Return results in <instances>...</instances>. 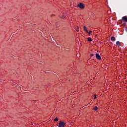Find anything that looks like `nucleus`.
I'll return each mask as SVG.
<instances>
[{"instance_id":"f257e3e1","label":"nucleus","mask_w":127,"mask_h":127,"mask_svg":"<svg viewBox=\"0 0 127 127\" xmlns=\"http://www.w3.org/2000/svg\"><path fill=\"white\" fill-rule=\"evenodd\" d=\"M66 125V123L63 121H61L59 124V127H65V125Z\"/></svg>"},{"instance_id":"f03ea898","label":"nucleus","mask_w":127,"mask_h":127,"mask_svg":"<svg viewBox=\"0 0 127 127\" xmlns=\"http://www.w3.org/2000/svg\"><path fill=\"white\" fill-rule=\"evenodd\" d=\"M77 6L79 7V8H81V9H83L84 7H85V5L83 4L82 2H79Z\"/></svg>"},{"instance_id":"7ed1b4c3","label":"nucleus","mask_w":127,"mask_h":127,"mask_svg":"<svg viewBox=\"0 0 127 127\" xmlns=\"http://www.w3.org/2000/svg\"><path fill=\"white\" fill-rule=\"evenodd\" d=\"M96 58H97V59H98V60H101V59H102V58H101V56L99 54H96Z\"/></svg>"},{"instance_id":"20e7f679","label":"nucleus","mask_w":127,"mask_h":127,"mask_svg":"<svg viewBox=\"0 0 127 127\" xmlns=\"http://www.w3.org/2000/svg\"><path fill=\"white\" fill-rule=\"evenodd\" d=\"M123 20H125V21H127V16H124L122 17Z\"/></svg>"},{"instance_id":"39448f33","label":"nucleus","mask_w":127,"mask_h":127,"mask_svg":"<svg viewBox=\"0 0 127 127\" xmlns=\"http://www.w3.org/2000/svg\"><path fill=\"white\" fill-rule=\"evenodd\" d=\"M111 39L112 41H116V38H115L114 36H112Z\"/></svg>"},{"instance_id":"423d86ee","label":"nucleus","mask_w":127,"mask_h":127,"mask_svg":"<svg viewBox=\"0 0 127 127\" xmlns=\"http://www.w3.org/2000/svg\"><path fill=\"white\" fill-rule=\"evenodd\" d=\"M84 30L86 32V33H88V30L87 29V27L86 26H84Z\"/></svg>"},{"instance_id":"0eeeda50","label":"nucleus","mask_w":127,"mask_h":127,"mask_svg":"<svg viewBox=\"0 0 127 127\" xmlns=\"http://www.w3.org/2000/svg\"><path fill=\"white\" fill-rule=\"evenodd\" d=\"M116 44L117 45H118V46H120V45H121V43L120 42V41H117L116 42Z\"/></svg>"},{"instance_id":"6e6552de","label":"nucleus","mask_w":127,"mask_h":127,"mask_svg":"<svg viewBox=\"0 0 127 127\" xmlns=\"http://www.w3.org/2000/svg\"><path fill=\"white\" fill-rule=\"evenodd\" d=\"M88 39V41H89V42H92L93 41V40L92 39V38L89 37V38H87Z\"/></svg>"},{"instance_id":"1a4fd4ad","label":"nucleus","mask_w":127,"mask_h":127,"mask_svg":"<svg viewBox=\"0 0 127 127\" xmlns=\"http://www.w3.org/2000/svg\"><path fill=\"white\" fill-rule=\"evenodd\" d=\"M93 110H94V111H97V110H98V107L95 106L94 107Z\"/></svg>"},{"instance_id":"9d476101","label":"nucleus","mask_w":127,"mask_h":127,"mask_svg":"<svg viewBox=\"0 0 127 127\" xmlns=\"http://www.w3.org/2000/svg\"><path fill=\"white\" fill-rule=\"evenodd\" d=\"M54 121H55V122H58V118H56L54 119Z\"/></svg>"},{"instance_id":"9b49d317","label":"nucleus","mask_w":127,"mask_h":127,"mask_svg":"<svg viewBox=\"0 0 127 127\" xmlns=\"http://www.w3.org/2000/svg\"><path fill=\"white\" fill-rule=\"evenodd\" d=\"M97 99V95L96 94L94 95V100H96Z\"/></svg>"},{"instance_id":"f8f14e48","label":"nucleus","mask_w":127,"mask_h":127,"mask_svg":"<svg viewBox=\"0 0 127 127\" xmlns=\"http://www.w3.org/2000/svg\"><path fill=\"white\" fill-rule=\"evenodd\" d=\"M92 34V31H89V32H88V34L89 35H90V34Z\"/></svg>"},{"instance_id":"ddd939ff","label":"nucleus","mask_w":127,"mask_h":127,"mask_svg":"<svg viewBox=\"0 0 127 127\" xmlns=\"http://www.w3.org/2000/svg\"><path fill=\"white\" fill-rule=\"evenodd\" d=\"M90 56H91V57H93V56H94V54H90Z\"/></svg>"},{"instance_id":"4468645a","label":"nucleus","mask_w":127,"mask_h":127,"mask_svg":"<svg viewBox=\"0 0 127 127\" xmlns=\"http://www.w3.org/2000/svg\"><path fill=\"white\" fill-rule=\"evenodd\" d=\"M76 31H79V28H78L77 29H76Z\"/></svg>"},{"instance_id":"2eb2a0df","label":"nucleus","mask_w":127,"mask_h":127,"mask_svg":"<svg viewBox=\"0 0 127 127\" xmlns=\"http://www.w3.org/2000/svg\"><path fill=\"white\" fill-rule=\"evenodd\" d=\"M61 18L64 19V18H65V17H61Z\"/></svg>"},{"instance_id":"dca6fc26","label":"nucleus","mask_w":127,"mask_h":127,"mask_svg":"<svg viewBox=\"0 0 127 127\" xmlns=\"http://www.w3.org/2000/svg\"><path fill=\"white\" fill-rule=\"evenodd\" d=\"M18 88H20V89H21V87H20V86H18Z\"/></svg>"}]
</instances>
